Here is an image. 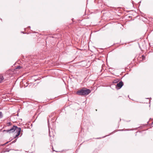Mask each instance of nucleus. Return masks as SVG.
<instances>
[{"instance_id": "nucleus-1", "label": "nucleus", "mask_w": 153, "mask_h": 153, "mask_svg": "<svg viewBox=\"0 0 153 153\" xmlns=\"http://www.w3.org/2000/svg\"><path fill=\"white\" fill-rule=\"evenodd\" d=\"M21 129L20 128L16 126H13L10 129L7 131V132H9L10 133H13L15 131V133H16V135L14 137V138H15L18 137L20 134Z\"/></svg>"}, {"instance_id": "nucleus-2", "label": "nucleus", "mask_w": 153, "mask_h": 153, "mask_svg": "<svg viewBox=\"0 0 153 153\" xmlns=\"http://www.w3.org/2000/svg\"><path fill=\"white\" fill-rule=\"evenodd\" d=\"M91 92L89 89L83 88L78 90L76 92L77 94L79 95H87Z\"/></svg>"}, {"instance_id": "nucleus-3", "label": "nucleus", "mask_w": 153, "mask_h": 153, "mask_svg": "<svg viewBox=\"0 0 153 153\" xmlns=\"http://www.w3.org/2000/svg\"><path fill=\"white\" fill-rule=\"evenodd\" d=\"M123 85V83L122 81L117 83L116 85V87L117 89H120Z\"/></svg>"}, {"instance_id": "nucleus-4", "label": "nucleus", "mask_w": 153, "mask_h": 153, "mask_svg": "<svg viewBox=\"0 0 153 153\" xmlns=\"http://www.w3.org/2000/svg\"><path fill=\"white\" fill-rule=\"evenodd\" d=\"M4 79L3 76L1 74H0V83Z\"/></svg>"}, {"instance_id": "nucleus-5", "label": "nucleus", "mask_w": 153, "mask_h": 153, "mask_svg": "<svg viewBox=\"0 0 153 153\" xmlns=\"http://www.w3.org/2000/svg\"><path fill=\"white\" fill-rule=\"evenodd\" d=\"M3 117V114L1 111L0 112V119L2 118Z\"/></svg>"}, {"instance_id": "nucleus-6", "label": "nucleus", "mask_w": 153, "mask_h": 153, "mask_svg": "<svg viewBox=\"0 0 153 153\" xmlns=\"http://www.w3.org/2000/svg\"><path fill=\"white\" fill-rule=\"evenodd\" d=\"M7 126L6 127L9 126L11 125V123L10 122L8 123H7Z\"/></svg>"}, {"instance_id": "nucleus-7", "label": "nucleus", "mask_w": 153, "mask_h": 153, "mask_svg": "<svg viewBox=\"0 0 153 153\" xmlns=\"http://www.w3.org/2000/svg\"><path fill=\"white\" fill-rule=\"evenodd\" d=\"M16 140H17V139H16L15 140H13V141L10 144H12V143H15V142H16Z\"/></svg>"}, {"instance_id": "nucleus-8", "label": "nucleus", "mask_w": 153, "mask_h": 153, "mask_svg": "<svg viewBox=\"0 0 153 153\" xmlns=\"http://www.w3.org/2000/svg\"><path fill=\"white\" fill-rule=\"evenodd\" d=\"M22 68V67L20 66H18L16 68L17 69H20Z\"/></svg>"}, {"instance_id": "nucleus-9", "label": "nucleus", "mask_w": 153, "mask_h": 153, "mask_svg": "<svg viewBox=\"0 0 153 153\" xmlns=\"http://www.w3.org/2000/svg\"><path fill=\"white\" fill-rule=\"evenodd\" d=\"M142 59H143V60H144V59L145 58V57L143 55L142 56Z\"/></svg>"}, {"instance_id": "nucleus-10", "label": "nucleus", "mask_w": 153, "mask_h": 153, "mask_svg": "<svg viewBox=\"0 0 153 153\" xmlns=\"http://www.w3.org/2000/svg\"><path fill=\"white\" fill-rule=\"evenodd\" d=\"M114 83H116L117 82V81L116 80H114L113 82Z\"/></svg>"}, {"instance_id": "nucleus-11", "label": "nucleus", "mask_w": 153, "mask_h": 153, "mask_svg": "<svg viewBox=\"0 0 153 153\" xmlns=\"http://www.w3.org/2000/svg\"><path fill=\"white\" fill-rule=\"evenodd\" d=\"M49 136H50V137H51V135H50V134H49Z\"/></svg>"}, {"instance_id": "nucleus-12", "label": "nucleus", "mask_w": 153, "mask_h": 153, "mask_svg": "<svg viewBox=\"0 0 153 153\" xmlns=\"http://www.w3.org/2000/svg\"><path fill=\"white\" fill-rule=\"evenodd\" d=\"M9 130V129L6 130V131L7 132V130Z\"/></svg>"}, {"instance_id": "nucleus-13", "label": "nucleus", "mask_w": 153, "mask_h": 153, "mask_svg": "<svg viewBox=\"0 0 153 153\" xmlns=\"http://www.w3.org/2000/svg\"><path fill=\"white\" fill-rule=\"evenodd\" d=\"M6 130H4L3 131V132L6 131Z\"/></svg>"}, {"instance_id": "nucleus-14", "label": "nucleus", "mask_w": 153, "mask_h": 153, "mask_svg": "<svg viewBox=\"0 0 153 153\" xmlns=\"http://www.w3.org/2000/svg\"><path fill=\"white\" fill-rule=\"evenodd\" d=\"M8 142H7V143H6L5 144H7V143Z\"/></svg>"}]
</instances>
